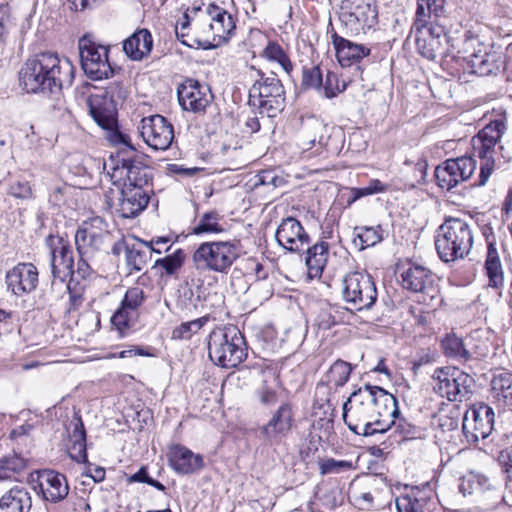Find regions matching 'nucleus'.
Instances as JSON below:
<instances>
[{"label": "nucleus", "mask_w": 512, "mask_h": 512, "mask_svg": "<svg viewBox=\"0 0 512 512\" xmlns=\"http://www.w3.org/2000/svg\"><path fill=\"white\" fill-rule=\"evenodd\" d=\"M106 130L108 131V138L113 144H123L132 147L129 136L120 132L117 129V124L113 128Z\"/></svg>", "instance_id": "0e129e2a"}, {"label": "nucleus", "mask_w": 512, "mask_h": 512, "mask_svg": "<svg viewBox=\"0 0 512 512\" xmlns=\"http://www.w3.org/2000/svg\"><path fill=\"white\" fill-rule=\"evenodd\" d=\"M169 462L173 470L182 475L195 473L203 467V457L182 445L171 447Z\"/></svg>", "instance_id": "a878e982"}, {"label": "nucleus", "mask_w": 512, "mask_h": 512, "mask_svg": "<svg viewBox=\"0 0 512 512\" xmlns=\"http://www.w3.org/2000/svg\"><path fill=\"white\" fill-rule=\"evenodd\" d=\"M425 498H418L414 494L403 496L397 501L399 512H429Z\"/></svg>", "instance_id": "603ef678"}, {"label": "nucleus", "mask_w": 512, "mask_h": 512, "mask_svg": "<svg viewBox=\"0 0 512 512\" xmlns=\"http://www.w3.org/2000/svg\"><path fill=\"white\" fill-rule=\"evenodd\" d=\"M389 420L393 422L390 428V430L393 429V432L389 435L392 441L389 445L421 437V428L400 417V413L397 416H392Z\"/></svg>", "instance_id": "c9c22d12"}, {"label": "nucleus", "mask_w": 512, "mask_h": 512, "mask_svg": "<svg viewBox=\"0 0 512 512\" xmlns=\"http://www.w3.org/2000/svg\"><path fill=\"white\" fill-rule=\"evenodd\" d=\"M70 439L71 445L68 447V454L70 458L77 463H85L87 461L86 433L82 422L75 425Z\"/></svg>", "instance_id": "4c0bfd02"}, {"label": "nucleus", "mask_w": 512, "mask_h": 512, "mask_svg": "<svg viewBox=\"0 0 512 512\" xmlns=\"http://www.w3.org/2000/svg\"><path fill=\"white\" fill-rule=\"evenodd\" d=\"M263 56L271 62L278 63L287 74L291 73L293 65L290 58L277 42H268L263 50Z\"/></svg>", "instance_id": "49530a36"}, {"label": "nucleus", "mask_w": 512, "mask_h": 512, "mask_svg": "<svg viewBox=\"0 0 512 512\" xmlns=\"http://www.w3.org/2000/svg\"><path fill=\"white\" fill-rule=\"evenodd\" d=\"M239 255L237 240L206 241L193 252L192 262L199 271L227 273Z\"/></svg>", "instance_id": "0eeeda50"}, {"label": "nucleus", "mask_w": 512, "mask_h": 512, "mask_svg": "<svg viewBox=\"0 0 512 512\" xmlns=\"http://www.w3.org/2000/svg\"><path fill=\"white\" fill-rule=\"evenodd\" d=\"M161 253L159 248L152 247L148 242L138 240L126 248V265L130 271H141L151 259L152 253Z\"/></svg>", "instance_id": "7c9ffc66"}, {"label": "nucleus", "mask_w": 512, "mask_h": 512, "mask_svg": "<svg viewBox=\"0 0 512 512\" xmlns=\"http://www.w3.org/2000/svg\"><path fill=\"white\" fill-rule=\"evenodd\" d=\"M32 496L26 487L14 486L0 498L1 512H30Z\"/></svg>", "instance_id": "cd10ccee"}, {"label": "nucleus", "mask_w": 512, "mask_h": 512, "mask_svg": "<svg viewBox=\"0 0 512 512\" xmlns=\"http://www.w3.org/2000/svg\"><path fill=\"white\" fill-rule=\"evenodd\" d=\"M492 487L488 477L483 474L470 472L461 479L459 485L460 491L463 495H471L475 493L484 492Z\"/></svg>", "instance_id": "79ce46f5"}, {"label": "nucleus", "mask_w": 512, "mask_h": 512, "mask_svg": "<svg viewBox=\"0 0 512 512\" xmlns=\"http://www.w3.org/2000/svg\"><path fill=\"white\" fill-rule=\"evenodd\" d=\"M45 244L49 249L52 277L68 278L73 275V251L67 240L60 236L49 235Z\"/></svg>", "instance_id": "a211bd4d"}, {"label": "nucleus", "mask_w": 512, "mask_h": 512, "mask_svg": "<svg viewBox=\"0 0 512 512\" xmlns=\"http://www.w3.org/2000/svg\"><path fill=\"white\" fill-rule=\"evenodd\" d=\"M302 84L305 88L318 89L322 85V73L318 66L303 70Z\"/></svg>", "instance_id": "13d9d810"}, {"label": "nucleus", "mask_w": 512, "mask_h": 512, "mask_svg": "<svg viewBox=\"0 0 512 512\" xmlns=\"http://www.w3.org/2000/svg\"><path fill=\"white\" fill-rule=\"evenodd\" d=\"M152 47V35L147 29L137 30L123 43L125 54L134 61H140L148 56Z\"/></svg>", "instance_id": "c85d7f7f"}, {"label": "nucleus", "mask_w": 512, "mask_h": 512, "mask_svg": "<svg viewBox=\"0 0 512 512\" xmlns=\"http://www.w3.org/2000/svg\"><path fill=\"white\" fill-rule=\"evenodd\" d=\"M223 216L215 211H207L196 219V223L192 228L191 234H220L226 231Z\"/></svg>", "instance_id": "f704fd0d"}, {"label": "nucleus", "mask_w": 512, "mask_h": 512, "mask_svg": "<svg viewBox=\"0 0 512 512\" xmlns=\"http://www.w3.org/2000/svg\"><path fill=\"white\" fill-rule=\"evenodd\" d=\"M145 299L146 295L144 290L138 286H135L129 288L126 291L121 303L126 307L134 310L135 312H138L139 307L143 304Z\"/></svg>", "instance_id": "864d4df0"}, {"label": "nucleus", "mask_w": 512, "mask_h": 512, "mask_svg": "<svg viewBox=\"0 0 512 512\" xmlns=\"http://www.w3.org/2000/svg\"><path fill=\"white\" fill-rule=\"evenodd\" d=\"M291 406L284 403L274 412L271 419L261 428V433L271 445H277L287 437L293 426Z\"/></svg>", "instance_id": "5701e85b"}, {"label": "nucleus", "mask_w": 512, "mask_h": 512, "mask_svg": "<svg viewBox=\"0 0 512 512\" xmlns=\"http://www.w3.org/2000/svg\"><path fill=\"white\" fill-rule=\"evenodd\" d=\"M505 131L504 121L495 120L487 124L473 138V150L480 159V173L474 186H485L494 169L501 164V159H506L503 154L504 147L501 144V138Z\"/></svg>", "instance_id": "20e7f679"}, {"label": "nucleus", "mask_w": 512, "mask_h": 512, "mask_svg": "<svg viewBox=\"0 0 512 512\" xmlns=\"http://www.w3.org/2000/svg\"><path fill=\"white\" fill-rule=\"evenodd\" d=\"M338 79L337 75L335 73L328 72L326 75V80L323 85L325 96L327 98H332L336 96L338 92H340V89L337 85Z\"/></svg>", "instance_id": "680f3d73"}, {"label": "nucleus", "mask_w": 512, "mask_h": 512, "mask_svg": "<svg viewBox=\"0 0 512 512\" xmlns=\"http://www.w3.org/2000/svg\"><path fill=\"white\" fill-rule=\"evenodd\" d=\"M445 0H417V7L412 31L420 32L428 26H433L438 19L446 15Z\"/></svg>", "instance_id": "393cba45"}, {"label": "nucleus", "mask_w": 512, "mask_h": 512, "mask_svg": "<svg viewBox=\"0 0 512 512\" xmlns=\"http://www.w3.org/2000/svg\"><path fill=\"white\" fill-rule=\"evenodd\" d=\"M473 246L470 226L460 218L447 219L437 230L435 247L443 262L465 258Z\"/></svg>", "instance_id": "39448f33"}, {"label": "nucleus", "mask_w": 512, "mask_h": 512, "mask_svg": "<svg viewBox=\"0 0 512 512\" xmlns=\"http://www.w3.org/2000/svg\"><path fill=\"white\" fill-rule=\"evenodd\" d=\"M342 296L357 311L370 309L377 300V289L372 277L365 272L348 273L342 281Z\"/></svg>", "instance_id": "f8f14e48"}, {"label": "nucleus", "mask_w": 512, "mask_h": 512, "mask_svg": "<svg viewBox=\"0 0 512 512\" xmlns=\"http://www.w3.org/2000/svg\"><path fill=\"white\" fill-rule=\"evenodd\" d=\"M333 44L342 66H349L352 61H359L370 54L368 47L353 43L336 34L333 36Z\"/></svg>", "instance_id": "c756f323"}, {"label": "nucleus", "mask_w": 512, "mask_h": 512, "mask_svg": "<svg viewBox=\"0 0 512 512\" xmlns=\"http://www.w3.org/2000/svg\"><path fill=\"white\" fill-rule=\"evenodd\" d=\"M259 78L249 89V104L257 107L261 114L275 117L284 108L285 91L275 74L265 75L257 70Z\"/></svg>", "instance_id": "1a4fd4ad"}, {"label": "nucleus", "mask_w": 512, "mask_h": 512, "mask_svg": "<svg viewBox=\"0 0 512 512\" xmlns=\"http://www.w3.org/2000/svg\"><path fill=\"white\" fill-rule=\"evenodd\" d=\"M177 95L182 109L195 114L204 113L213 99L209 87L193 79L184 81L178 87Z\"/></svg>", "instance_id": "6ab92c4d"}, {"label": "nucleus", "mask_w": 512, "mask_h": 512, "mask_svg": "<svg viewBox=\"0 0 512 512\" xmlns=\"http://www.w3.org/2000/svg\"><path fill=\"white\" fill-rule=\"evenodd\" d=\"M139 130L145 143L154 150L168 149L174 139L172 124L159 114L144 117Z\"/></svg>", "instance_id": "2eb2a0df"}, {"label": "nucleus", "mask_w": 512, "mask_h": 512, "mask_svg": "<svg viewBox=\"0 0 512 512\" xmlns=\"http://www.w3.org/2000/svg\"><path fill=\"white\" fill-rule=\"evenodd\" d=\"M494 412L491 407L482 404L466 411L462 429L470 443L487 438L493 430Z\"/></svg>", "instance_id": "dca6fc26"}, {"label": "nucleus", "mask_w": 512, "mask_h": 512, "mask_svg": "<svg viewBox=\"0 0 512 512\" xmlns=\"http://www.w3.org/2000/svg\"><path fill=\"white\" fill-rule=\"evenodd\" d=\"M26 468V461L19 455L11 454L0 459V481L14 478Z\"/></svg>", "instance_id": "c03bdc74"}, {"label": "nucleus", "mask_w": 512, "mask_h": 512, "mask_svg": "<svg viewBox=\"0 0 512 512\" xmlns=\"http://www.w3.org/2000/svg\"><path fill=\"white\" fill-rule=\"evenodd\" d=\"M111 235L108 226L100 217L84 221L75 234V245L79 260L75 273L86 279L94 272L98 257L106 251Z\"/></svg>", "instance_id": "7ed1b4c3"}, {"label": "nucleus", "mask_w": 512, "mask_h": 512, "mask_svg": "<svg viewBox=\"0 0 512 512\" xmlns=\"http://www.w3.org/2000/svg\"><path fill=\"white\" fill-rule=\"evenodd\" d=\"M415 34V44L419 53L429 60L437 56L441 47V36L445 35L442 26H428L420 32L412 31Z\"/></svg>", "instance_id": "bb28decb"}, {"label": "nucleus", "mask_w": 512, "mask_h": 512, "mask_svg": "<svg viewBox=\"0 0 512 512\" xmlns=\"http://www.w3.org/2000/svg\"><path fill=\"white\" fill-rule=\"evenodd\" d=\"M431 378L434 393L450 402L469 400L475 386L471 375L451 366L435 369Z\"/></svg>", "instance_id": "6e6552de"}, {"label": "nucleus", "mask_w": 512, "mask_h": 512, "mask_svg": "<svg viewBox=\"0 0 512 512\" xmlns=\"http://www.w3.org/2000/svg\"><path fill=\"white\" fill-rule=\"evenodd\" d=\"M185 253L182 249H177L172 254L164 258L157 259L155 266L162 267L167 275H173L183 265Z\"/></svg>", "instance_id": "3c124183"}, {"label": "nucleus", "mask_w": 512, "mask_h": 512, "mask_svg": "<svg viewBox=\"0 0 512 512\" xmlns=\"http://www.w3.org/2000/svg\"><path fill=\"white\" fill-rule=\"evenodd\" d=\"M7 193L20 200H28L33 197L32 187L26 180L12 182L8 187Z\"/></svg>", "instance_id": "4d7b16f0"}, {"label": "nucleus", "mask_w": 512, "mask_h": 512, "mask_svg": "<svg viewBox=\"0 0 512 512\" xmlns=\"http://www.w3.org/2000/svg\"><path fill=\"white\" fill-rule=\"evenodd\" d=\"M52 278L50 287L43 292V298L49 304H53L62 299L65 294L69 293L70 289L69 285L66 283L67 278Z\"/></svg>", "instance_id": "8fccbe9b"}, {"label": "nucleus", "mask_w": 512, "mask_h": 512, "mask_svg": "<svg viewBox=\"0 0 512 512\" xmlns=\"http://www.w3.org/2000/svg\"><path fill=\"white\" fill-rule=\"evenodd\" d=\"M205 13L208 18L207 24H213L214 22H219L221 20L222 16H226L229 14L225 9H223L215 4H209L206 7Z\"/></svg>", "instance_id": "e2e57ef3"}, {"label": "nucleus", "mask_w": 512, "mask_h": 512, "mask_svg": "<svg viewBox=\"0 0 512 512\" xmlns=\"http://www.w3.org/2000/svg\"><path fill=\"white\" fill-rule=\"evenodd\" d=\"M78 48L82 69L88 78L97 81L107 79L113 74L107 47L96 44L85 35L79 39Z\"/></svg>", "instance_id": "ddd939ff"}, {"label": "nucleus", "mask_w": 512, "mask_h": 512, "mask_svg": "<svg viewBox=\"0 0 512 512\" xmlns=\"http://www.w3.org/2000/svg\"><path fill=\"white\" fill-rule=\"evenodd\" d=\"M73 67L66 59L53 53H39L29 57L19 71L20 86L27 93H57L64 84H70Z\"/></svg>", "instance_id": "f03ea898"}, {"label": "nucleus", "mask_w": 512, "mask_h": 512, "mask_svg": "<svg viewBox=\"0 0 512 512\" xmlns=\"http://www.w3.org/2000/svg\"><path fill=\"white\" fill-rule=\"evenodd\" d=\"M138 316L139 312H135L121 303L111 317V323L123 335L126 330L136 323Z\"/></svg>", "instance_id": "a18cd8bd"}, {"label": "nucleus", "mask_w": 512, "mask_h": 512, "mask_svg": "<svg viewBox=\"0 0 512 512\" xmlns=\"http://www.w3.org/2000/svg\"><path fill=\"white\" fill-rule=\"evenodd\" d=\"M344 314V308L327 304L320 309L315 322L319 329L329 330L343 321Z\"/></svg>", "instance_id": "37998d69"}, {"label": "nucleus", "mask_w": 512, "mask_h": 512, "mask_svg": "<svg viewBox=\"0 0 512 512\" xmlns=\"http://www.w3.org/2000/svg\"><path fill=\"white\" fill-rule=\"evenodd\" d=\"M107 207L122 218H133L146 208L149 196L144 189L112 185L104 192Z\"/></svg>", "instance_id": "9b49d317"}, {"label": "nucleus", "mask_w": 512, "mask_h": 512, "mask_svg": "<svg viewBox=\"0 0 512 512\" xmlns=\"http://www.w3.org/2000/svg\"><path fill=\"white\" fill-rule=\"evenodd\" d=\"M399 414L398 401L379 386L365 385L343 404V420L350 431L365 437L390 431L389 418Z\"/></svg>", "instance_id": "f257e3e1"}, {"label": "nucleus", "mask_w": 512, "mask_h": 512, "mask_svg": "<svg viewBox=\"0 0 512 512\" xmlns=\"http://www.w3.org/2000/svg\"><path fill=\"white\" fill-rule=\"evenodd\" d=\"M305 250L307 251L306 265L309 278L314 279L321 277L328 260L329 244L321 241L314 244L312 247L308 245Z\"/></svg>", "instance_id": "473e14b6"}, {"label": "nucleus", "mask_w": 512, "mask_h": 512, "mask_svg": "<svg viewBox=\"0 0 512 512\" xmlns=\"http://www.w3.org/2000/svg\"><path fill=\"white\" fill-rule=\"evenodd\" d=\"M476 167L477 162L471 156L448 159L436 167V183L441 189L450 191L459 183L470 179Z\"/></svg>", "instance_id": "4468645a"}, {"label": "nucleus", "mask_w": 512, "mask_h": 512, "mask_svg": "<svg viewBox=\"0 0 512 512\" xmlns=\"http://www.w3.org/2000/svg\"><path fill=\"white\" fill-rule=\"evenodd\" d=\"M469 63L476 74L488 76L499 72L503 61L501 56L494 51L482 52L479 50L477 53H473L470 56Z\"/></svg>", "instance_id": "2f4dec72"}, {"label": "nucleus", "mask_w": 512, "mask_h": 512, "mask_svg": "<svg viewBox=\"0 0 512 512\" xmlns=\"http://www.w3.org/2000/svg\"><path fill=\"white\" fill-rule=\"evenodd\" d=\"M260 130V122L255 112L248 115L244 121L243 131L245 133L253 134Z\"/></svg>", "instance_id": "774afa93"}, {"label": "nucleus", "mask_w": 512, "mask_h": 512, "mask_svg": "<svg viewBox=\"0 0 512 512\" xmlns=\"http://www.w3.org/2000/svg\"><path fill=\"white\" fill-rule=\"evenodd\" d=\"M130 482H141L153 486L159 491H164L165 486L157 480H154L148 475L147 469L141 467L135 474L130 477Z\"/></svg>", "instance_id": "052dcab7"}, {"label": "nucleus", "mask_w": 512, "mask_h": 512, "mask_svg": "<svg viewBox=\"0 0 512 512\" xmlns=\"http://www.w3.org/2000/svg\"><path fill=\"white\" fill-rule=\"evenodd\" d=\"M382 229L377 227H355L353 242L360 250L376 245L382 241Z\"/></svg>", "instance_id": "a19ab883"}, {"label": "nucleus", "mask_w": 512, "mask_h": 512, "mask_svg": "<svg viewBox=\"0 0 512 512\" xmlns=\"http://www.w3.org/2000/svg\"><path fill=\"white\" fill-rule=\"evenodd\" d=\"M351 468L352 463L350 461L336 460L333 458L323 460L319 464L320 473L322 475L338 474L343 471L350 470Z\"/></svg>", "instance_id": "5fc2aeb1"}, {"label": "nucleus", "mask_w": 512, "mask_h": 512, "mask_svg": "<svg viewBox=\"0 0 512 512\" xmlns=\"http://www.w3.org/2000/svg\"><path fill=\"white\" fill-rule=\"evenodd\" d=\"M401 285L414 293H424L434 297L435 289V275L430 269L423 265L411 263L401 273Z\"/></svg>", "instance_id": "4be33fe9"}, {"label": "nucleus", "mask_w": 512, "mask_h": 512, "mask_svg": "<svg viewBox=\"0 0 512 512\" xmlns=\"http://www.w3.org/2000/svg\"><path fill=\"white\" fill-rule=\"evenodd\" d=\"M67 190L68 187L66 185L55 186L49 195L50 203H52L54 206H60L62 203H64V197Z\"/></svg>", "instance_id": "338daca9"}, {"label": "nucleus", "mask_w": 512, "mask_h": 512, "mask_svg": "<svg viewBox=\"0 0 512 512\" xmlns=\"http://www.w3.org/2000/svg\"><path fill=\"white\" fill-rule=\"evenodd\" d=\"M39 282L37 267L32 263H19L6 274V284L14 295L21 296L34 291Z\"/></svg>", "instance_id": "412c9836"}, {"label": "nucleus", "mask_w": 512, "mask_h": 512, "mask_svg": "<svg viewBox=\"0 0 512 512\" xmlns=\"http://www.w3.org/2000/svg\"><path fill=\"white\" fill-rule=\"evenodd\" d=\"M208 322V317L203 316L192 321L183 322L172 331L173 339L188 340L198 333Z\"/></svg>", "instance_id": "09e8293b"}, {"label": "nucleus", "mask_w": 512, "mask_h": 512, "mask_svg": "<svg viewBox=\"0 0 512 512\" xmlns=\"http://www.w3.org/2000/svg\"><path fill=\"white\" fill-rule=\"evenodd\" d=\"M499 461L503 465L508 478L512 481V446L501 451Z\"/></svg>", "instance_id": "69168bd1"}, {"label": "nucleus", "mask_w": 512, "mask_h": 512, "mask_svg": "<svg viewBox=\"0 0 512 512\" xmlns=\"http://www.w3.org/2000/svg\"><path fill=\"white\" fill-rule=\"evenodd\" d=\"M276 241L289 252H301L310 243L302 224L293 217L282 219L275 233Z\"/></svg>", "instance_id": "aec40b11"}, {"label": "nucleus", "mask_w": 512, "mask_h": 512, "mask_svg": "<svg viewBox=\"0 0 512 512\" xmlns=\"http://www.w3.org/2000/svg\"><path fill=\"white\" fill-rule=\"evenodd\" d=\"M493 397L504 406H512V374L500 373L491 381Z\"/></svg>", "instance_id": "e433bc0d"}, {"label": "nucleus", "mask_w": 512, "mask_h": 512, "mask_svg": "<svg viewBox=\"0 0 512 512\" xmlns=\"http://www.w3.org/2000/svg\"><path fill=\"white\" fill-rule=\"evenodd\" d=\"M112 185H121L125 188L144 189L150 179V169L137 159H123L108 173Z\"/></svg>", "instance_id": "f3484780"}, {"label": "nucleus", "mask_w": 512, "mask_h": 512, "mask_svg": "<svg viewBox=\"0 0 512 512\" xmlns=\"http://www.w3.org/2000/svg\"><path fill=\"white\" fill-rule=\"evenodd\" d=\"M208 355L221 367L238 366L247 356L243 335L235 326L213 329L208 337Z\"/></svg>", "instance_id": "423d86ee"}, {"label": "nucleus", "mask_w": 512, "mask_h": 512, "mask_svg": "<svg viewBox=\"0 0 512 512\" xmlns=\"http://www.w3.org/2000/svg\"><path fill=\"white\" fill-rule=\"evenodd\" d=\"M277 380L272 376V383L268 384L267 380L263 381V386L259 392L260 401L264 405H271L277 401L276 387Z\"/></svg>", "instance_id": "bf43d9fd"}, {"label": "nucleus", "mask_w": 512, "mask_h": 512, "mask_svg": "<svg viewBox=\"0 0 512 512\" xmlns=\"http://www.w3.org/2000/svg\"><path fill=\"white\" fill-rule=\"evenodd\" d=\"M42 498L51 503L63 501L69 494V485L64 474L54 470H43L39 476Z\"/></svg>", "instance_id": "b1692460"}, {"label": "nucleus", "mask_w": 512, "mask_h": 512, "mask_svg": "<svg viewBox=\"0 0 512 512\" xmlns=\"http://www.w3.org/2000/svg\"><path fill=\"white\" fill-rule=\"evenodd\" d=\"M255 186L265 185L272 186L273 188L283 186L286 181L275 170H264L259 172L256 176Z\"/></svg>", "instance_id": "6e6d98bb"}, {"label": "nucleus", "mask_w": 512, "mask_h": 512, "mask_svg": "<svg viewBox=\"0 0 512 512\" xmlns=\"http://www.w3.org/2000/svg\"><path fill=\"white\" fill-rule=\"evenodd\" d=\"M446 357L466 362L471 359V353L466 348L462 338L455 334L447 335L441 342Z\"/></svg>", "instance_id": "58836bf2"}, {"label": "nucleus", "mask_w": 512, "mask_h": 512, "mask_svg": "<svg viewBox=\"0 0 512 512\" xmlns=\"http://www.w3.org/2000/svg\"><path fill=\"white\" fill-rule=\"evenodd\" d=\"M485 271L488 285L497 290L501 289L504 285V270L498 250L492 242L488 243Z\"/></svg>", "instance_id": "72a5a7b5"}, {"label": "nucleus", "mask_w": 512, "mask_h": 512, "mask_svg": "<svg viewBox=\"0 0 512 512\" xmlns=\"http://www.w3.org/2000/svg\"><path fill=\"white\" fill-rule=\"evenodd\" d=\"M127 97V90L113 83L105 90L90 94L86 103L94 121L103 129H111L117 124V105Z\"/></svg>", "instance_id": "9d476101"}, {"label": "nucleus", "mask_w": 512, "mask_h": 512, "mask_svg": "<svg viewBox=\"0 0 512 512\" xmlns=\"http://www.w3.org/2000/svg\"><path fill=\"white\" fill-rule=\"evenodd\" d=\"M351 371L352 367L350 363L343 360H337L331 365L327 372V383L334 385L335 387H341L348 381Z\"/></svg>", "instance_id": "de8ad7c7"}, {"label": "nucleus", "mask_w": 512, "mask_h": 512, "mask_svg": "<svg viewBox=\"0 0 512 512\" xmlns=\"http://www.w3.org/2000/svg\"><path fill=\"white\" fill-rule=\"evenodd\" d=\"M235 28V21L232 15L229 13L226 16H222L219 22L207 24L206 27L203 28V32L206 34H211L213 36V40H217V42L220 43L227 41Z\"/></svg>", "instance_id": "ea45409f"}]
</instances>
